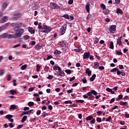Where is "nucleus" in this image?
Wrapping results in <instances>:
<instances>
[{"label":"nucleus","instance_id":"1","mask_svg":"<svg viewBox=\"0 0 129 129\" xmlns=\"http://www.w3.org/2000/svg\"><path fill=\"white\" fill-rule=\"evenodd\" d=\"M22 23L17 22V23H12L11 26L13 27V30L16 32V35H14V39H17V38H20L22 37L23 34H24V29L22 28Z\"/></svg>","mask_w":129,"mask_h":129},{"label":"nucleus","instance_id":"2","mask_svg":"<svg viewBox=\"0 0 129 129\" xmlns=\"http://www.w3.org/2000/svg\"><path fill=\"white\" fill-rule=\"evenodd\" d=\"M52 31V28L51 27L47 26V25H43L42 30L40 31L41 33H50Z\"/></svg>","mask_w":129,"mask_h":129},{"label":"nucleus","instance_id":"3","mask_svg":"<svg viewBox=\"0 0 129 129\" xmlns=\"http://www.w3.org/2000/svg\"><path fill=\"white\" fill-rule=\"evenodd\" d=\"M67 29V24H65L62 26L61 28L60 29L59 35L62 36L66 33V30Z\"/></svg>","mask_w":129,"mask_h":129},{"label":"nucleus","instance_id":"4","mask_svg":"<svg viewBox=\"0 0 129 129\" xmlns=\"http://www.w3.org/2000/svg\"><path fill=\"white\" fill-rule=\"evenodd\" d=\"M0 38H2V39H13V38H15V36H13L12 34L4 33L0 35Z\"/></svg>","mask_w":129,"mask_h":129},{"label":"nucleus","instance_id":"5","mask_svg":"<svg viewBox=\"0 0 129 129\" xmlns=\"http://www.w3.org/2000/svg\"><path fill=\"white\" fill-rule=\"evenodd\" d=\"M109 31L111 34H114L115 31H116V25H112L109 27Z\"/></svg>","mask_w":129,"mask_h":129},{"label":"nucleus","instance_id":"6","mask_svg":"<svg viewBox=\"0 0 129 129\" xmlns=\"http://www.w3.org/2000/svg\"><path fill=\"white\" fill-rule=\"evenodd\" d=\"M50 7L53 10H59L60 9V6L55 3H51Z\"/></svg>","mask_w":129,"mask_h":129},{"label":"nucleus","instance_id":"7","mask_svg":"<svg viewBox=\"0 0 129 129\" xmlns=\"http://www.w3.org/2000/svg\"><path fill=\"white\" fill-rule=\"evenodd\" d=\"M54 75H56V76H61V77H64V76H65V73H64L63 71L58 72H56L54 73Z\"/></svg>","mask_w":129,"mask_h":129},{"label":"nucleus","instance_id":"8","mask_svg":"<svg viewBox=\"0 0 129 129\" xmlns=\"http://www.w3.org/2000/svg\"><path fill=\"white\" fill-rule=\"evenodd\" d=\"M10 23H6L5 25H3L2 26L0 27V32H3L4 30H6V28L10 26Z\"/></svg>","mask_w":129,"mask_h":129},{"label":"nucleus","instance_id":"9","mask_svg":"<svg viewBox=\"0 0 129 129\" xmlns=\"http://www.w3.org/2000/svg\"><path fill=\"white\" fill-rule=\"evenodd\" d=\"M85 10H86L87 13H90V4L88 2L85 6Z\"/></svg>","mask_w":129,"mask_h":129},{"label":"nucleus","instance_id":"10","mask_svg":"<svg viewBox=\"0 0 129 129\" xmlns=\"http://www.w3.org/2000/svg\"><path fill=\"white\" fill-rule=\"evenodd\" d=\"M90 56V52H86L84 53L83 55V59H88Z\"/></svg>","mask_w":129,"mask_h":129},{"label":"nucleus","instance_id":"11","mask_svg":"<svg viewBox=\"0 0 129 129\" xmlns=\"http://www.w3.org/2000/svg\"><path fill=\"white\" fill-rule=\"evenodd\" d=\"M88 93L90 94V95H92V94H93V95H95L96 96L97 95V92L94 90H91L90 92H88Z\"/></svg>","mask_w":129,"mask_h":129},{"label":"nucleus","instance_id":"12","mask_svg":"<svg viewBox=\"0 0 129 129\" xmlns=\"http://www.w3.org/2000/svg\"><path fill=\"white\" fill-rule=\"evenodd\" d=\"M8 17L5 16L3 18V19L1 20L0 23H5V22H8Z\"/></svg>","mask_w":129,"mask_h":129},{"label":"nucleus","instance_id":"13","mask_svg":"<svg viewBox=\"0 0 129 129\" xmlns=\"http://www.w3.org/2000/svg\"><path fill=\"white\" fill-rule=\"evenodd\" d=\"M28 31L30 34H35V29H33L32 27H29L28 28Z\"/></svg>","mask_w":129,"mask_h":129},{"label":"nucleus","instance_id":"14","mask_svg":"<svg viewBox=\"0 0 129 129\" xmlns=\"http://www.w3.org/2000/svg\"><path fill=\"white\" fill-rule=\"evenodd\" d=\"M87 95H88V96H89V97H88L89 100H93V98H94V96L89 94V93H87Z\"/></svg>","mask_w":129,"mask_h":129},{"label":"nucleus","instance_id":"15","mask_svg":"<svg viewBox=\"0 0 129 129\" xmlns=\"http://www.w3.org/2000/svg\"><path fill=\"white\" fill-rule=\"evenodd\" d=\"M86 74H88V76H90V75H91V73H92V72H91V71H90V69H87L86 70Z\"/></svg>","mask_w":129,"mask_h":129},{"label":"nucleus","instance_id":"16","mask_svg":"<svg viewBox=\"0 0 129 129\" xmlns=\"http://www.w3.org/2000/svg\"><path fill=\"white\" fill-rule=\"evenodd\" d=\"M116 13L117 14H120V15H122L123 14L122 10L119 8L116 9Z\"/></svg>","mask_w":129,"mask_h":129},{"label":"nucleus","instance_id":"17","mask_svg":"<svg viewBox=\"0 0 129 129\" xmlns=\"http://www.w3.org/2000/svg\"><path fill=\"white\" fill-rule=\"evenodd\" d=\"M54 55H60L61 54V51L60 50H58L57 49H56L54 52Z\"/></svg>","mask_w":129,"mask_h":129},{"label":"nucleus","instance_id":"18","mask_svg":"<svg viewBox=\"0 0 129 129\" xmlns=\"http://www.w3.org/2000/svg\"><path fill=\"white\" fill-rule=\"evenodd\" d=\"M117 44L119 45V46H122V42H121V40L119 39V38L117 39Z\"/></svg>","mask_w":129,"mask_h":129},{"label":"nucleus","instance_id":"19","mask_svg":"<svg viewBox=\"0 0 129 129\" xmlns=\"http://www.w3.org/2000/svg\"><path fill=\"white\" fill-rule=\"evenodd\" d=\"M96 78V75L95 74H93L92 76V77H91L90 78V81L92 82V81H94V80L95 79V78Z\"/></svg>","mask_w":129,"mask_h":129},{"label":"nucleus","instance_id":"20","mask_svg":"<svg viewBox=\"0 0 129 129\" xmlns=\"http://www.w3.org/2000/svg\"><path fill=\"white\" fill-rule=\"evenodd\" d=\"M17 106L16 105H11L10 109L12 110V109H18Z\"/></svg>","mask_w":129,"mask_h":129},{"label":"nucleus","instance_id":"21","mask_svg":"<svg viewBox=\"0 0 129 129\" xmlns=\"http://www.w3.org/2000/svg\"><path fill=\"white\" fill-rule=\"evenodd\" d=\"M10 92L12 95H15V94H17L18 93L17 92V91L15 90H11L10 91Z\"/></svg>","mask_w":129,"mask_h":129},{"label":"nucleus","instance_id":"22","mask_svg":"<svg viewBox=\"0 0 129 129\" xmlns=\"http://www.w3.org/2000/svg\"><path fill=\"white\" fill-rule=\"evenodd\" d=\"M7 7H8V4H7V3H4L3 6V9H2V11L3 12H4V11H5V10H6V9H7Z\"/></svg>","mask_w":129,"mask_h":129},{"label":"nucleus","instance_id":"23","mask_svg":"<svg viewBox=\"0 0 129 129\" xmlns=\"http://www.w3.org/2000/svg\"><path fill=\"white\" fill-rule=\"evenodd\" d=\"M66 73L67 74H71V73H73L74 71L73 70H66L65 71Z\"/></svg>","mask_w":129,"mask_h":129},{"label":"nucleus","instance_id":"24","mask_svg":"<svg viewBox=\"0 0 129 129\" xmlns=\"http://www.w3.org/2000/svg\"><path fill=\"white\" fill-rule=\"evenodd\" d=\"M122 97H123L122 95L121 94L118 95V98H116V101H118L119 100L122 99Z\"/></svg>","mask_w":129,"mask_h":129},{"label":"nucleus","instance_id":"25","mask_svg":"<svg viewBox=\"0 0 129 129\" xmlns=\"http://www.w3.org/2000/svg\"><path fill=\"white\" fill-rule=\"evenodd\" d=\"M97 67H99V63L97 62H94V69H98V68Z\"/></svg>","mask_w":129,"mask_h":129},{"label":"nucleus","instance_id":"26","mask_svg":"<svg viewBox=\"0 0 129 129\" xmlns=\"http://www.w3.org/2000/svg\"><path fill=\"white\" fill-rule=\"evenodd\" d=\"M127 103V102H123L121 101L119 103L120 105H122L123 106H125Z\"/></svg>","mask_w":129,"mask_h":129},{"label":"nucleus","instance_id":"27","mask_svg":"<svg viewBox=\"0 0 129 129\" xmlns=\"http://www.w3.org/2000/svg\"><path fill=\"white\" fill-rule=\"evenodd\" d=\"M92 119H93V116L91 115L88 116L86 118V120H87V121L91 120Z\"/></svg>","mask_w":129,"mask_h":129},{"label":"nucleus","instance_id":"28","mask_svg":"<svg viewBox=\"0 0 129 129\" xmlns=\"http://www.w3.org/2000/svg\"><path fill=\"white\" fill-rule=\"evenodd\" d=\"M38 7H39L38 5H34L33 6H32V9L33 11H35V10L38 9Z\"/></svg>","mask_w":129,"mask_h":129},{"label":"nucleus","instance_id":"29","mask_svg":"<svg viewBox=\"0 0 129 129\" xmlns=\"http://www.w3.org/2000/svg\"><path fill=\"white\" fill-rule=\"evenodd\" d=\"M13 117H14V116L13 115L8 114L6 116V118L8 120L10 119Z\"/></svg>","mask_w":129,"mask_h":129},{"label":"nucleus","instance_id":"30","mask_svg":"<svg viewBox=\"0 0 129 129\" xmlns=\"http://www.w3.org/2000/svg\"><path fill=\"white\" fill-rule=\"evenodd\" d=\"M118 69H117V68H115L111 70L110 72H111V73H113L114 72H116V71H118Z\"/></svg>","mask_w":129,"mask_h":129},{"label":"nucleus","instance_id":"31","mask_svg":"<svg viewBox=\"0 0 129 129\" xmlns=\"http://www.w3.org/2000/svg\"><path fill=\"white\" fill-rule=\"evenodd\" d=\"M27 118H28V117H27L26 115L24 116L21 120V122H24V121H26V120H27Z\"/></svg>","mask_w":129,"mask_h":129},{"label":"nucleus","instance_id":"32","mask_svg":"<svg viewBox=\"0 0 129 129\" xmlns=\"http://www.w3.org/2000/svg\"><path fill=\"white\" fill-rule=\"evenodd\" d=\"M109 48L110 49H113L114 48V45H113V42H110Z\"/></svg>","mask_w":129,"mask_h":129},{"label":"nucleus","instance_id":"33","mask_svg":"<svg viewBox=\"0 0 129 129\" xmlns=\"http://www.w3.org/2000/svg\"><path fill=\"white\" fill-rule=\"evenodd\" d=\"M61 17L64 18V19H67V20H69V15L68 14H64Z\"/></svg>","mask_w":129,"mask_h":129},{"label":"nucleus","instance_id":"34","mask_svg":"<svg viewBox=\"0 0 129 129\" xmlns=\"http://www.w3.org/2000/svg\"><path fill=\"white\" fill-rule=\"evenodd\" d=\"M15 17H14V19H15V20H18V19L20 18V14L19 13L15 14Z\"/></svg>","mask_w":129,"mask_h":129},{"label":"nucleus","instance_id":"35","mask_svg":"<svg viewBox=\"0 0 129 129\" xmlns=\"http://www.w3.org/2000/svg\"><path fill=\"white\" fill-rule=\"evenodd\" d=\"M100 7H101V9H102V10H106V7L103 4H101L100 5Z\"/></svg>","mask_w":129,"mask_h":129},{"label":"nucleus","instance_id":"36","mask_svg":"<svg viewBox=\"0 0 129 129\" xmlns=\"http://www.w3.org/2000/svg\"><path fill=\"white\" fill-rule=\"evenodd\" d=\"M38 29L39 30H42L43 29V26H42V23L41 22L38 24Z\"/></svg>","mask_w":129,"mask_h":129},{"label":"nucleus","instance_id":"37","mask_svg":"<svg viewBox=\"0 0 129 129\" xmlns=\"http://www.w3.org/2000/svg\"><path fill=\"white\" fill-rule=\"evenodd\" d=\"M82 81L83 83L85 84V83H87V80H86V77L84 78L82 80Z\"/></svg>","mask_w":129,"mask_h":129},{"label":"nucleus","instance_id":"38","mask_svg":"<svg viewBox=\"0 0 129 129\" xmlns=\"http://www.w3.org/2000/svg\"><path fill=\"white\" fill-rule=\"evenodd\" d=\"M104 14L105 15H109V10L108 9H106L105 10H104Z\"/></svg>","mask_w":129,"mask_h":129},{"label":"nucleus","instance_id":"39","mask_svg":"<svg viewBox=\"0 0 129 129\" xmlns=\"http://www.w3.org/2000/svg\"><path fill=\"white\" fill-rule=\"evenodd\" d=\"M34 48H35V49H36V50H40V49H41V46L40 45H39V44H37L36 45H35Z\"/></svg>","mask_w":129,"mask_h":129},{"label":"nucleus","instance_id":"40","mask_svg":"<svg viewBox=\"0 0 129 129\" xmlns=\"http://www.w3.org/2000/svg\"><path fill=\"white\" fill-rule=\"evenodd\" d=\"M34 104H35L34 103V102H31V101L28 102V105L30 107H31V106H33V105H34Z\"/></svg>","mask_w":129,"mask_h":129},{"label":"nucleus","instance_id":"41","mask_svg":"<svg viewBox=\"0 0 129 129\" xmlns=\"http://www.w3.org/2000/svg\"><path fill=\"white\" fill-rule=\"evenodd\" d=\"M27 66H28L27 64H24V65L21 66L22 70H25V69H26Z\"/></svg>","mask_w":129,"mask_h":129},{"label":"nucleus","instance_id":"42","mask_svg":"<svg viewBox=\"0 0 129 129\" xmlns=\"http://www.w3.org/2000/svg\"><path fill=\"white\" fill-rule=\"evenodd\" d=\"M65 104H72V101L71 100H68V101H64Z\"/></svg>","mask_w":129,"mask_h":129},{"label":"nucleus","instance_id":"43","mask_svg":"<svg viewBox=\"0 0 129 129\" xmlns=\"http://www.w3.org/2000/svg\"><path fill=\"white\" fill-rule=\"evenodd\" d=\"M11 79H12V76H11V75H8L7 76L8 81H11Z\"/></svg>","mask_w":129,"mask_h":129},{"label":"nucleus","instance_id":"44","mask_svg":"<svg viewBox=\"0 0 129 129\" xmlns=\"http://www.w3.org/2000/svg\"><path fill=\"white\" fill-rule=\"evenodd\" d=\"M76 102H79L80 103H83L84 102V100H76Z\"/></svg>","mask_w":129,"mask_h":129},{"label":"nucleus","instance_id":"45","mask_svg":"<svg viewBox=\"0 0 129 129\" xmlns=\"http://www.w3.org/2000/svg\"><path fill=\"white\" fill-rule=\"evenodd\" d=\"M34 109H31L29 111H28V114L29 115H31V114H33V113H34Z\"/></svg>","mask_w":129,"mask_h":129},{"label":"nucleus","instance_id":"46","mask_svg":"<svg viewBox=\"0 0 129 129\" xmlns=\"http://www.w3.org/2000/svg\"><path fill=\"white\" fill-rule=\"evenodd\" d=\"M69 49V48L68 47V46H63V47L62 48V50L65 52H66V51H67V50H68Z\"/></svg>","mask_w":129,"mask_h":129},{"label":"nucleus","instance_id":"47","mask_svg":"<svg viewBox=\"0 0 129 129\" xmlns=\"http://www.w3.org/2000/svg\"><path fill=\"white\" fill-rule=\"evenodd\" d=\"M74 51L75 52H78V53H79L80 52H81V49H80V48H76V49H74Z\"/></svg>","mask_w":129,"mask_h":129},{"label":"nucleus","instance_id":"48","mask_svg":"<svg viewBox=\"0 0 129 129\" xmlns=\"http://www.w3.org/2000/svg\"><path fill=\"white\" fill-rule=\"evenodd\" d=\"M29 38H30V36H29V35H25L23 37V39L24 40H29Z\"/></svg>","mask_w":129,"mask_h":129},{"label":"nucleus","instance_id":"49","mask_svg":"<svg viewBox=\"0 0 129 129\" xmlns=\"http://www.w3.org/2000/svg\"><path fill=\"white\" fill-rule=\"evenodd\" d=\"M36 71L37 72H39L40 71V68H41V67L39 66V64H37L36 66Z\"/></svg>","mask_w":129,"mask_h":129},{"label":"nucleus","instance_id":"50","mask_svg":"<svg viewBox=\"0 0 129 129\" xmlns=\"http://www.w3.org/2000/svg\"><path fill=\"white\" fill-rule=\"evenodd\" d=\"M42 114L43 117H46V116L48 115V113H46V112H43Z\"/></svg>","mask_w":129,"mask_h":129},{"label":"nucleus","instance_id":"51","mask_svg":"<svg viewBox=\"0 0 129 129\" xmlns=\"http://www.w3.org/2000/svg\"><path fill=\"white\" fill-rule=\"evenodd\" d=\"M111 120V116H109L108 118H106V121H110Z\"/></svg>","mask_w":129,"mask_h":129},{"label":"nucleus","instance_id":"52","mask_svg":"<svg viewBox=\"0 0 129 129\" xmlns=\"http://www.w3.org/2000/svg\"><path fill=\"white\" fill-rule=\"evenodd\" d=\"M58 67H59V66H54L53 67V70H54V71H57V70H58Z\"/></svg>","mask_w":129,"mask_h":129},{"label":"nucleus","instance_id":"53","mask_svg":"<svg viewBox=\"0 0 129 129\" xmlns=\"http://www.w3.org/2000/svg\"><path fill=\"white\" fill-rule=\"evenodd\" d=\"M52 58H53V56H52V55H48L46 60H50V59H52Z\"/></svg>","mask_w":129,"mask_h":129},{"label":"nucleus","instance_id":"54","mask_svg":"<svg viewBox=\"0 0 129 129\" xmlns=\"http://www.w3.org/2000/svg\"><path fill=\"white\" fill-rule=\"evenodd\" d=\"M30 45L31 46H33V45H36V41H30Z\"/></svg>","mask_w":129,"mask_h":129},{"label":"nucleus","instance_id":"55","mask_svg":"<svg viewBox=\"0 0 129 129\" xmlns=\"http://www.w3.org/2000/svg\"><path fill=\"white\" fill-rule=\"evenodd\" d=\"M96 120H97V122H101V121H102L101 118H100V117H97L96 119Z\"/></svg>","mask_w":129,"mask_h":129},{"label":"nucleus","instance_id":"56","mask_svg":"<svg viewBox=\"0 0 129 129\" xmlns=\"http://www.w3.org/2000/svg\"><path fill=\"white\" fill-rule=\"evenodd\" d=\"M92 119V120H91L90 121V123H92V124H94V123H95V119L93 118V119Z\"/></svg>","mask_w":129,"mask_h":129},{"label":"nucleus","instance_id":"57","mask_svg":"<svg viewBox=\"0 0 129 129\" xmlns=\"http://www.w3.org/2000/svg\"><path fill=\"white\" fill-rule=\"evenodd\" d=\"M115 101V99L114 98H112L110 101V104H111V103H113V102H114Z\"/></svg>","mask_w":129,"mask_h":129},{"label":"nucleus","instance_id":"58","mask_svg":"<svg viewBox=\"0 0 129 129\" xmlns=\"http://www.w3.org/2000/svg\"><path fill=\"white\" fill-rule=\"evenodd\" d=\"M53 77L52 75H49L47 77V79H49V80H51V79H53Z\"/></svg>","mask_w":129,"mask_h":129},{"label":"nucleus","instance_id":"59","mask_svg":"<svg viewBox=\"0 0 129 129\" xmlns=\"http://www.w3.org/2000/svg\"><path fill=\"white\" fill-rule=\"evenodd\" d=\"M99 39L97 37L95 38V40L94 41V43L97 44L98 43Z\"/></svg>","mask_w":129,"mask_h":129},{"label":"nucleus","instance_id":"60","mask_svg":"<svg viewBox=\"0 0 129 129\" xmlns=\"http://www.w3.org/2000/svg\"><path fill=\"white\" fill-rule=\"evenodd\" d=\"M74 80H75V77H73L72 78H71L70 79V82H72V81H74Z\"/></svg>","mask_w":129,"mask_h":129},{"label":"nucleus","instance_id":"61","mask_svg":"<svg viewBox=\"0 0 129 129\" xmlns=\"http://www.w3.org/2000/svg\"><path fill=\"white\" fill-rule=\"evenodd\" d=\"M72 92H73V89L72 88L67 91V93H72Z\"/></svg>","mask_w":129,"mask_h":129},{"label":"nucleus","instance_id":"62","mask_svg":"<svg viewBox=\"0 0 129 129\" xmlns=\"http://www.w3.org/2000/svg\"><path fill=\"white\" fill-rule=\"evenodd\" d=\"M34 89H35V87L30 88L29 89V92H32V91H33Z\"/></svg>","mask_w":129,"mask_h":129},{"label":"nucleus","instance_id":"63","mask_svg":"<svg viewBox=\"0 0 129 129\" xmlns=\"http://www.w3.org/2000/svg\"><path fill=\"white\" fill-rule=\"evenodd\" d=\"M23 126H24V124L19 125L17 126V129L22 128V127H23Z\"/></svg>","mask_w":129,"mask_h":129},{"label":"nucleus","instance_id":"64","mask_svg":"<svg viewBox=\"0 0 129 129\" xmlns=\"http://www.w3.org/2000/svg\"><path fill=\"white\" fill-rule=\"evenodd\" d=\"M68 4L69 5H72V4H73V0H69Z\"/></svg>","mask_w":129,"mask_h":129}]
</instances>
